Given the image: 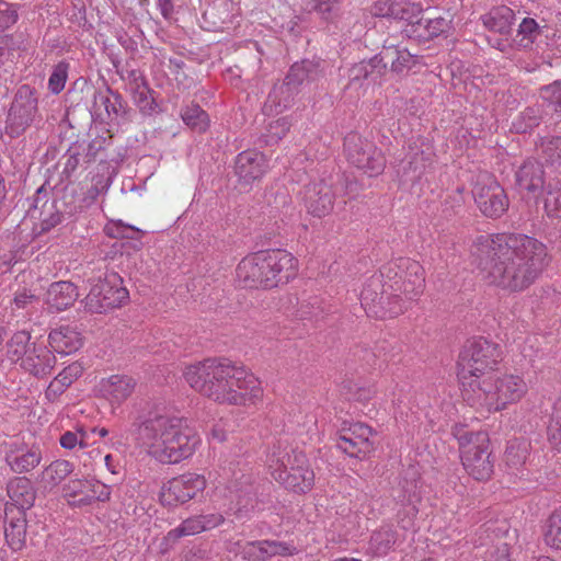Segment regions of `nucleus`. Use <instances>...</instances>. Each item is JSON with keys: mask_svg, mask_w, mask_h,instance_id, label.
<instances>
[{"mask_svg": "<svg viewBox=\"0 0 561 561\" xmlns=\"http://www.w3.org/2000/svg\"><path fill=\"white\" fill-rule=\"evenodd\" d=\"M545 543L556 550H561V506L554 510L543 527Z\"/></svg>", "mask_w": 561, "mask_h": 561, "instance_id": "nucleus-42", "label": "nucleus"}, {"mask_svg": "<svg viewBox=\"0 0 561 561\" xmlns=\"http://www.w3.org/2000/svg\"><path fill=\"white\" fill-rule=\"evenodd\" d=\"M472 194L480 211L489 218H500L508 208L510 202L504 188L490 174L479 176Z\"/></svg>", "mask_w": 561, "mask_h": 561, "instance_id": "nucleus-14", "label": "nucleus"}, {"mask_svg": "<svg viewBox=\"0 0 561 561\" xmlns=\"http://www.w3.org/2000/svg\"><path fill=\"white\" fill-rule=\"evenodd\" d=\"M371 434L373 430L366 424L354 423L346 427V422H344L335 446L350 457L362 459L374 450V443L370 440Z\"/></svg>", "mask_w": 561, "mask_h": 561, "instance_id": "nucleus-17", "label": "nucleus"}, {"mask_svg": "<svg viewBox=\"0 0 561 561\" xmlns=\"http://www.w3.org/2000/svg\"><path fill=\"white\" fill-rule=\"evenodd\" d=\"M42 459V449L38 445H32L31 447L16 446L11 448L5 456L10 469L19 474L32 471L41 463Z\"/></svg>", "mask_w": 561, "mask_h": 561, "instance_id": "nucleus-27", "label": "nucleus"}, {"mask_svg": "<svg viewBox=\"0 0 561 561\" xmlns=\"http://www.w3.org/2000/svg\"><path fill=\"white\" fill-rule=\"evenodd\" d=\"M136 381L126 375H113L102 382V391L117 403L125 401L133 392Z\"/></svg>", "mask_w": 561, "mask_h": 561, "instance_id": "nucleus-35", "label": "nucleus"}, {"mask_svg": "<svg viewBox=\"0 0 561 561\" xmlns=\"http://www.w3.org/2000/svg\"><path fill=\"white\" fill-rule=\"evenodd\" d=\"M360 64L364 68L366 81L369 82H377L387 71L381 51L368 60H362Z\"/></svg>", "mask_w": 561, "mask_h": 561, "instance_id": "nucleus-47", "label": "nucleus"}, {"mask_svg": "<svg viewBox=\"0 0 561 561\" xmlns=\"http://www.w3.org/2000/svg\"><path fill=\"white\" fill-rule=\"evenodd\" d=\"M69 62L61 60L54 66L50 77L48 79V89L53 94H59L67 82Z\"/></svg>", "mask_w": 561, "mask_h": 561, "instance_id": "nucleus-46", "label": "nucleus"}, {"mask_svg": "<svg viewBox=\"0 0 561 561\" xmlns=\"http://www.w3.org/2000/svg\"><path fill=\"white\" fill-rule=\"evenodd\" d=\"M39 121L36 90L23 84L16 90L9 108L5 131L10 137L16 138Z\"/></svg>", "mask_w": 561, "mask_h": 561, "instance_id": "nucleus-10", "label": "nucleus"}, {"mask_svg": "<svg viewBox=\"0 0 561 561\" xmlns=\"http://www.w3.org/2000/svg\"><path fill=\"white\" fill-rule=\"evenodd\" d=\"M324 61L320 59H302L289 68L286 79L288 84L299 90L304 85H310L324 77Z\"/></svg>", "mask_w": 561, "mask_h": 561, "instance_id": "nucleus-24", "label": "nucleus"}, {"mask_svg": "<svg viewBox=\"0 0 561 561\" xmlns=\"http://www.w3.org/2000/svg\"><path fill=\"white\" fill-rule=\"evenodd\" d=\"M459 443L460 457L466 471L478 481L491 478L493 460L489 450V436L485 432H471L465 427L455 433Z\"/></svg>", "mask_w": 561, "mask_h": 561, "instance_id": "nucleus-7", "label": "nucleus"}, {"mask_svg": "<svg viewBox=\"0 0 561 561\" xmlns=\"http://www.w3.org/2000/svg\"><path fill=\"white\" fill-rule=\"evenodd\" d=\"M308 463L305 453L293 448L280 450V447H277L270 455V468L272 471L282 469L291 471Z\"/></svg>", "mask_w": 561, "mask_h": 561, "instance_id": "nucleus-33", "label": "nucleus"}, {"mask_svg": "<svg viewBox=\"0 0 561 561\" xmlns=\"http://www.w3.org/2000/svg\"><path fill=\"white\" fill-rule=\"evenodd\" d=\"M225 517L220 513H208L191 516L184 519L178 527L171 529L167 535V540L178 541L182 537L194 536L203 531L211 530L220 526Z\"/></svg>", "mask_w": 561, "mask_h": 561, "instance_id": "nucleus-20", "label": "nucleus"}, {"mask_svg": "<svg viewBox=\"0 0 561 561\" xmlns=\"http://www.w3.org/2000/svg\"><path fill=\"white\" fill-rule=\"evenodd\" d=\"M543 113L542 105L527 106L515 117L512 127L517 134L528 133L541 124Z\"/></svg>", "mask_w": 561, "mask_h": 561, "instance_id": "nucleus-37", "label": "nucleus"}, {"mask_svg": "<svg viewBox=\"0 0 561 561\" xmlns=\"http://www.w3.org/2000/svg\"><path fill=\"white\" fill-rule=\"evenodd\" d=\"M336 195L337 188L332 179H318L304 186L302 202L308 214L323 218L333 211Z\"/></svg>", "mask_w": 561, "mask_h": 561, "instance_id": "nucleus-15", "label": "nucleus"}, {"mask_svg": "<svg viewBox=\"0 0 561 561\" xmlns=\"http://www.w3.org/2000/svg\"><path fill=\"white\" fill-rule=\"evenodd\" d=\"M206 488V479L197 473H184L168 481L160 493V501L167 506H176L195 499Z\"/></svg>", "mask_w": 561, "mask_h": 561, "instance_id": "nucleus-16", "label": "nucleus"}, {"mask_svg": "<svg viewBox=\"0 0 561 561\" xmlns=\"http://www.w3.org/2000/svg\"><path fill=\"white\" fill-rule=\"evenodd\" d=\"M416 508L411 507L407 516L400 517L399 529L390 525L381 526L375 530L369 540V550L375 556H386L396 546L401 545L405 540L407 531L413 526V518L415 516Z\"/></svg>", "mask_w": 561, "mask_h": 561, "instance_id": "nucleus-18", "label": "nucleus"}, {"mask_svg": "<svg viewBox=\"0 0 561 561\" xmlns=\"http://www.w3.org/2000/svg\"><path fill=\"white\" fill-rule=\"evenodd\" d=\"M88 486H94L93 482L81 479H71L62 486L65 497H76L84 493Z\"/></svg>", "mask_w": 561, "mask_h": 561, "instance_id": "nucleus-60", "label": "nucleus"}, {"mask_svg": "<svg viewBox=\"0 0 561 561\" xmlns=\"http://www.w3.org/2000/svg\"><path fill=\"white\" fill-rule=\"evenodd\" d=\"M471 255L482 279L508 293L533 286L551 259L545 243L524 233L479 236Z\"/></svg>", "mask_w": 561, "mask_h": 561, "instance_id": "nucleus-1", "label": "nucleus"}, {"mask_svg": "<svg viewBox=\"0 0 561 561\" xmlns=\"http://www.w3.org/2000/svg\"><path fill=\"white\" fill-rule=\"evenodd\" d=\"M540 100L554 113H561V80H554L538 89Z\"/></svg>", "mask_w": 561, "mask_h": 561, "instance_id": "nucleus-44", "label": "nucleus"}, {"mask_svg": "<svg viewBox=\"0 0 561 561\" xmlns=\"http://www.w3.org/2000/svg\"><path fill=\"white\" fill-rule=\"evenodd\" d=\"M128 298L129 293L123 286V279L116 273H111L92 286L84 304L85 309L92 313H105L121 307Z\"/></svg>", "mask_w": 561, "mask_h": 561, "instance_id": "nucleus-13", "label": "nucleus"}, {"mask_svg": "<svg viewBox=\"0 0 561 561\" xmlns=\"http://www.w3.org/2000/svg\"><path fill=\"white\" fill-rule=\"evenodd\" d=\"M7 494L10 502L5 504V512L10 507L22 510L26 513L35 502L36 492L31 480L26 477H13L7 483Z\"/></svg>", "mask_w": 561, "mask_h": 561, "instance_id": "nucleus-23", "label": "nucleus"}, {"mask_svg": "<svg viewBox=\"0 0 561 561\" xmlns=\"http://www.w3.org/2000/svg\"><path fill=\"white\" fill-rule=\"evenodd\" d=\"M381 57L386 67L390 64V71L397 76H407L417 65H423V57L411 54L407 48L394 45L383 46Z\"/></svg>", "mask_w": 561, "mask_h": 561, "instance_id": "nucleus-25", "label": "nucleus"}, {"mask_svg": "<svg viewBox=\"0 0 561 561\" xmlns=\"http://www.w3.org/2000/svg\"><path fill=\"white\" fill-rule=\"evenodd\" d=\"M546 28L545 20L538 22L534 18H524L518 25L514 42L519 48L531 49Z\"/></svg>", "mask_w": 561, "mask_h": 561, "instance_id": "nucleus-34", "label": "nucleus"}, {"mask_svg": "<svg viewBox=\"0 0 561 561\" xmlns=\"http://www.w3.org/2000/svg\"><path fill=\"white\" fill-rule=\"evenodd\" d=\"M545 172L542 164L535 160H526L516 171V185L520 191L536 194L543 188Z\"/></svg>", "mask_w": 561, "mask_h": 561, "instance_id": "nucleus-30", "label": "nucleus"}, {"mask_svg": "<svg viewBox=\"0 0 561 561\" xmlns=\"http://www.w3.org/2000/svg\"><path fill=\"white\" fill-rule=\"evenodd\" d=\"M545 210L548 217L561 219V186L546 192Z\"/></svg>", "mask_w": 561, "mask_h": 561, "instance_id": "nucleus-56", "label": "nucleus"}, {"mask_svg": "<svg viewBox=\"0 0 561 561\" xmlns=\"http://www.w3.org/2000/svg\"><path fill=\"white\" fill-rule=\"evenodd\" d=\"M137 442L162 463H178L191 457L199 438L185 420L149 412L134 422Z\"/></svg>", "mask_w": 561, "mask_h": 561, "instance_id": "nucleus-3", "label": "nucleus"}, {"mask_svg": "<svg viewBox=\"0 0 561 561\" xmlns=\"http://www.w3.org/2000/svg\"><path fill=\"white\" fill-rule=\"evenodd\" d=\"M82 366L78 363H73L64 368L62 371H60L57 377L61 379L64 385L70 387L71 383L82 375Z\"/></svg>", "mask_w": 561, "mask_h": 561, "instance_id": "nucleus-64", "label": "nucleus"}, {"mask_svg": "<svg viewBox=\"0 0 561 561\" xmlns=\"http://www.w3.org/2000/svg\"><path fill=\"white\" fill-rule=\"evenodd\" d=\"M309 11L318 13L323 20H329L335 9V0H310Z\"/></svg>", "mask_w": 561, "mask_h": 561, "instance_id": "nucleus-61", "label": "nucleus"}, {"mask_svg": "<svg viewBox=\"0 0 561 561\" xmlns=\"http://www.w3.org/2000/svg\"><path fill=\"white\" fill-rule=\"evenodd\" d=\"M107 139L105 137H96L89 144H82L83 148V163L90 164L96 160L98 153L105 149Z\"/></svg>", "mask_w": 561, "mask_h": 561, "instance_id": "nucleus-57", "label": "nucleus"}, {"mask_svg": "<svg viewBox=\"0 0 561 561\" xmlns=\"http://www.w3.org/2000/svg\"><path fill=\"white\" fill-rule=\"evenodd\" d=\"M78 297L79 293L73 283L60 280L48 287L45 301L50 310L59 312L72 306Z\"/></svg>", "mask_w": 561, "mask_h": 561, "instance_id": "nucleus-29", "label": "nucleus"}, {"mask_svg": "<svg viewBox=\"0 0 561 561\" xmlns=\"http://www.w3.org/2000/svg\"><path fill=\"white\" fill-rule=\"evenodd\" d=\"M480 19L483 26L490 32L510 35L515 22V12L510 7L497 5L482 14Z\"/></svg>", "mask_w": 561, "mask_h": 561, "instance_id": "nucleus-31", "label": "nucleus"}, {"mask_svg": "<svg viewBox=\"0 0 561 561\" xmlns=\"http://www.w3.org/2000/svg\"><path fill=\"white\" fill-rule=\"evenodd\" d=\"M32 346L31 334L24 330L18 331L8 342V354L12 359L22 362Z\"/></svg>", "mask_w": 561, "mask_h": 561, "instance_id": "nucleus-43", "label": "nucleus"}, {"mask_svg": "<svg viewBox=\"0 0 561 561\" xmlns=\"http://www.w3.org/2000/svg\"><path fill=\"white\" fill-rule=\"evenodd\" d=\"M549 440L553 445L561 444V397L554 402L552 414L547 427Z\"/></svg>", "mask_w": 561, "mask_h": 561, "instance_id": "nucleus-53", "label": "nucleus"}, {"mask_svg": "<svg viewBox=\"0 0 561 561\" xmlns=\"http://www.w3.org/2000/svg\"><path fill=\"white\" fill-rule=\"evenodd\" d=\"M267 170V161L263 153L256 150L240 152L234 161V174L239 183L251 185L260 180Z\"/></svg>", "mask_w": 561, "mask_h": 561, "instance_id": "nucleus-19", "label": "nucleus"}, {"mask_svg": "<svg viewBox=\"0 0 561 561\" xmlns=\"http://www.w3.org/2000/svg\"><path fill=\"white\" fill-rule=\"evenodd\" d=\"M181 118L193 131L205 133L209 127L208 114L196 103H191L181 108Z\"/></svg>", "mask_w": 561, "mask_h": 561, "instance_id": "nucleus-38", "label": "nucleus"}, {"mask_svg": "<svg viewBox=\"0 0 561 561\" xmlns=\"http://www.w3.org/2000/svg\"><path fill=\"white\" fill-rule=\"evenodd\" d=\"M383 7L381 9L383 16L405 21L408 24L422 13L420 4L410 3L405 0H387Z\"/></svg>", "mask_w": 561, "mask_h": 561, "instance_id": "nucleus-36", "label": "nucleus"}, {"mask_svg": "<svg viewBox=\"0 0 561 561\" xmlns=\"http://www.w3.org/2000/svg\"><path fill=\"white\" fill-rule=\"evenodd\" d=\"M297 273V260L282 249L259 251L243 257L236 276L240 285L249 288L271 289L287 284Z\"/></svg>", "mask_w": 561, "mask_h": 561, "instance_id": "nucleus-4", "label": "nucleus"}, {"mask_svg": "<svg viewBox=\"0 0 561 561\" xmlns=\"http://www.w3.org/2000/svg\"><path fill=\"white\" fill-rule=\"evenodd\" d=\"M344 152L347 161L369 176L381 174L386 168V158L376 145L357 133L344 138Z\"/></svg>", "mask_w": 561, "mask_h": 561, "instance_id": "nucleus-12", "label": "nucleus"}, {"mask_svg": "<svg viewBox=\"0 0 561 561\" xmlns=\"http://www.w3.org/2000/svg\"><path fill=\"white\" fill-rule=\"evenodd\" d=\"M291 123L288 117H280L268 124L265 137L266 145L277 144L282 138L286 136L290 129Z\"/></svg>", "mask_w": 561, "mask_h": 561, "instance_id": "nucleus-51", "label": "nucleus"}, {"mask_svg": "<svg viewBox=\"0 0 561 561\" xmlns=\"http://www.w3.org/2000/svg\"><path fill=\"white\" fill-rule=\"evenodd\" d=\"M15 50V42L11 35L0 36V67L13 61Z\"/></svg>", "mask_w": 561, "mask_h": 561, "instance_id": "nucleus-59", "label": "nucleus"}, {"mask_svg": "<svg viewBox=\"0 0 561 561\" xmlns=\"http://www.w3.org/2000/svg\"><path fill=\"white\" fill-rule=\"evenodd\" d=\"M75 470V465L65 459L50 462L42 472L43 480L56 486L61 483Z\"/></svg>", "mask_w": 561, "mask_h": 561, "instance_id": "nucleus-41", "label": "nucleus"}, {"mask_svg": "<svg viewBox=\"0 0 561 561\" xmlns=\"http://www.w3.org/2000/svg\"><path fill=\"white\" fill-rule=\"evenodd\" d=\"M64 158H66L62 175L69 179L72 173L78 169L83 161V148L79 141L73 142L66 151Z\"/></svg>", "mask_w": 561, "mask_h": 561, "instance_id": "nucleus-48", "label": "nucleus"}, {"mask_svg": "<svg viewBox=\"0 0 561 561\" xmlns=\"http://www.w3.org/2000/svg\"><path fill=\"white\" fill-rule=\"evenodd\" d=\"M18 12L16 10L8 4V3H1L0 4V32L10 27L18 21Z\"/></svg>", "mask_w": 561, "mask_h": 561, "instance_id": "nucleus-63", "label": "nucleus"}, {"mask_svg": "<svg viewBox=\"0 0 561 561\" xmlns=\"http://www.w3.org/2000/svg\"><path fill=\"white\" fill-rule=\"evenodd\" d=\"M5 519L9 524L4 529L7 543L13 551H20L25 547L26 541V513L10 507L9 512H5Z\"/></svg>", "mask_w": 561, "mask_h": 561, "instance_id": "nucleus-28", "label": "nucleus"}, {"mask_svg": "<svg viewBox=\"0 0 561 561\" xmlns=\"http://www.w3.org/2000/svg\"><path fill=\"white\" fill-rule=\"evenodd\" d=\"M142 84H137L135 90V102L144 113H151L157 107V103L152 98V91L148 88L145 79L141 77Z\"/></svg>", "mask_w": 561, "mask_h": 561, "instance_id": "nucleus-54", "label": "nucleus"}, {"mask_svg": "<svg viewBox=\"0 0 561 561\" xmlns=\"http://www.w3.org/2000/svg\"><path fill=\"white\" fill-rule=\"evenodd\" d=\"M540 157L551 168L561 167V136L542 137L539 142Z\"/></svg>", "mask_w": 561, "mask_h": 561, "instance_id": "nucleus-40", "label": "nucleus"}, {"mask_svg": "<svg viewBox=\"0 0 561 561\" xmlns=\"http://www.w3.org/2000/svg\"><path fill=\"white\" fill-rule=\"evenodd\" d=\"M56 357L43 343L33 342V346L21 362V367L37 378L49 375L55 367Z\"/></svg>", "mask_w": 561, "mask_h": 561, "instance_id": "nucleus-22", "label": "nucleus"}, {"mask_svg": "<svg viewBox=\"0 0 561 561\" xmlns=\"http://www.w3.org/2000/svg\"><path fill=\"white\" fill-rule=\"evenodd\" d=\"M289 80L284 79L279 84H275L268 95V101L276 107L277 111H283L289 107L295 96L300 91L297 87L288 84Z\"/></svg>", "mask_w": 561, "mask_h": 561, "instance_id": "nucleus-39", "label": "nucleus"}, {"mask_svg": "<svg viewBox=\"0 0 561 561\" xmlns=\"http://www.w3.org/2000/svg\"><path fill=\"white\" fill-rule=\"evenodd\" d=\"M263 540L247 541L238 543V554L245 561H266Z\"/></svg>", "mask_w": 561, "mask_h": 561, "instance_id": "nucleus-52", "label": "nucleus"}, {"mask_svg": "<svg viewBox=\"0 0 561 561\" xmlns=\"http://www.w3.org/2000/svg\"><path fill=\"white\" fill-rule=\"evenodd\" d=\"M451 28V20L443 16L427 19V32L433 39L443 34H447Z\"/></svg>", "mask_w": 561, "mask_h": 561, "instance_id": "nucleus-58", "label": "nucleus"}, {"mask_svg": "<svg viewBox=\"0 0 561 561\" xmlns=\"http://www.w3.org/2000/svg\"><path fill=\"white\" fill-rule=\"evenodd\" d=\"M188 385L220 403L247 405L255 403L263 390L259 379L225 357L207 358L184 373Z\"/></svg>", "mask_w": 561, "mask_h": 561, "instance_id": "nucleus-2", "label": "nucleus"}, {"mask_svg": "<svg viewBox=\"0 0 561 561\" xmlns=\"http://www.w3.org/2000/svg\"><path fill=\"white\" fill-rule=\"evenodd\" d=\"M527 453V445L525 443L518 440L511 442L504 455L506 465L511 468H518L525 463Z\"/></svg>", "mask_w": 561, "mask_h": 561, "instance_id": "nucleus-50", "label": "nucleus"}, {"mask_svg": "<svg viewBox=\"0 0 561 561\" xmlns=\"http://www.w3.org/2000/svg\"><path fill=\"white\" fill-rule=\"evenodd\" d=\"M92 186L88 191V195L91 201H94L100 194L105 193L111 186V178H106L103 174H96L92 179Z\"/></svg>", "mask_w": 561, "mask_h": 561, "instance_id": "nucleus-62", "label": "nucleus"}, {"mask_svg": "<svg viewBox=\"0 0 561 561\" xmlns=\"http://www.w3.org/2000/svg\"><path fill=\"white\" fill-rule=\"evenodd\" d=\"M48 341L55 352L65 355L78 351L83 344L81 334L70 325L53 330L48 335Z\"/></svg>", "mask_w": 561, "mask_h": 561, "instance_id": "nucleus-32", "label": "nucleus"}, {"mask_svg": "<svg viewBox=\"0 0 561 561\" xmlns=\"http://www.w3.org/2000/svg\"><path fill=\"white\" fill-rule=\"evenodd\" d=\"M105 110L107 123L121 124L127 121L129 107L123 96L111 88L98 90L93 94V110L98 114L101 108Z\"/></svg>", "mask_w": 561, "mask_h": 561, "instance_id": "nucleus-21", "label": "nucleus"}, {"mask_svg": "<svg viewBox=\"0 0 561 561\" xmlns=\"http://www.w3.org/2000/svg\"><path fill=\"white\" fill-rule=\"evenodd\" d=\"M502 351L499 344L484 337H473L466 342L458 357V376L462 385L473 391L480 378L501 360Z\"/></svg>", "mask_w": 561, "mask_h": 561, "instance_id": "nucleus-5", "label": "nucleus"}, {"mask_svg": "<svg viewBox=\"0 0 561 561\" xmlns=\"http://www.w3.org/2000/svg\"><path fill=\"white\" fill-rule=\"evenodd\" d=\"M360 304L368 316L379 318H394L408 309L403 299L394 298L391 291L386 289V283L380 274L367 280L360 291Z\"/></svg>", "mask_w": 561, "mask_h": 561, "instance_id": "nucleus-11", "label": "nucleus"}, {"mask_svg": "<svg viewBox=\"0 0 561 561\" xmlns=\"http://www.w3.org/2000/svg\"><path fill=\"white\" fill-rule=\"evenodd\" d=\"M265 559L268 560L273 557H291L298 553V549L290 542L278 540H263Z\"/></svg>", "mask_w": 561, "mask_h": 561, "instance_id": "nucleus-49", "label": "nucleus"}, {"mask_svg": "<svg viewBox=\"0 0 561 561\" xmlns=\"http://www.w3.org/2000/svg\"><path fill=\"white\" fill-rule=\"evenodd\" d=\"M465 206L462 188L458 187L451 193L446 194L440 204V215L449 219L460 214Z\"/></svg>", "mask_w": 561, "mask_h": 561, "instance_id": "nucleus-45", "label": "nucleus"}, {"mask_svg": "<svg viewBox=\"0 0 561 561\" xmlns=\"http://www.w3.org/2000/svg\"><path fill=\"white\" fill-rule=\"evenodd\" d=\"M407 37L416 39L419 42L430 41V32H427V19L424 20L421 15L415 18L410 24L403 28Z\"/></svg>", "mask_w": 561, "mask_h": 561, "instance_id": "nucleus-55", "label": "nucleus"}, {"mask_svg": "<svg viewBox=\"0 0 561 561\" xmlns=\"http://www.w3.org/2000/svg\"><path fill=\"white\" fill-rule=\"evenodd\" d=\"M73 196L64 194L61 198H49L48 190L37 188L30 208V216L38 220L39 232H48L61 222L70 219L77 211Z\"/></svg>", "mask_w": 561, "mask_h": 561, "instance_id": "nucleus-9", "label": "nucleus"}, {"mask_svg": "<svg viewBox=\"0 0 561 561\" xmlns=\"http://www.w3.org/2000/svg\"><path fill=\"white\" fill-rule=\"evenodd\" d=\"M386 289L394 298L403 299L409 305L422 295L425 287L424 270L419 262L409 257H399L380 268Z\"/></svg>", "mask_w": 561, "mask_h": 561, "instance_id": "nucleus-6", "label": "nucleus"}, {"mask_svg": "<svg viewBox=\"0 0 561 561\" xmlns=\"http://www.w3.org/2000/svg\"><path fill=\"white\" fill-rule=\"evenodd\" d=\"M273 478L286 489L301 494L310 491L314 484V473L309 463L295 470L272 471Z\"/></svg>", "mask_w": 561, "mask_h": 561, "instance_id": "nucleus-26", "label": "nucleus"}, {"mask_svg": "<svg viewBox=\"0 0 561 561\" xmlns=\"http://www.w3.org/2000/svg\"><path fill=\"white\" fill-rule=\"evenodd\" d=\"M527 391L526 382L522 377L504 375L502 377H486L478 382L477 400L489 411H500L507 404L519 401Z\"/></svg>", "mask_w": 561, "mask_h": 561, "instance_id": "nucleus-8", "label": "nucleus"}]
</instances>
